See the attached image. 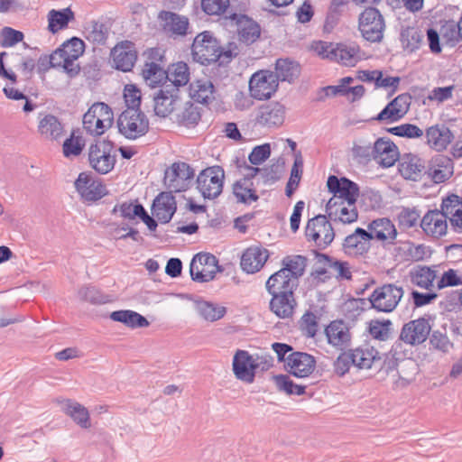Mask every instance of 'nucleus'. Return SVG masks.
<instances>
[{"instance_id": "1", "label": "nucleus", "mask_w": 462, "mask_h": 462, "mask_svg": "<svg viewBox=\"0 0 462 462\" xmlns=\"http://www.w3.org/2000/svg\"><path fill=\"white\" fill-rule=\"evenodd\" d=\"M191 51L194 60L202 65L213 62H218L220 66L226 65L239 54L236 42H229L226 48H222L217 39L212 37L208 32H204L195 37Z\"/></svg>"}, {"instance_id": "2", "label": "nucleus", "mask_w": 462, "mask_h": 462, "mask_svg": "<svg viewBox=\"0 0 462 462\" xmlns=\"http://www.w3.org/2000/svg\"><path fill=\"white\" fill-rule=\"evenodd\" d=\"M118 132L128 140L144 136L150 128L149 119L141 109L126 107L118 116Z\"/></svg>"}, {"instance_id": "3", "label": "nucleus", "mask_w": 462, "mask_h": 462, "mask_svg": "<svg viewBox=\"0 0 462 462\" xmlns=\"http://www.w3.org/2000/svg\"><path fill=\"white\" fill-rule=\"evenodd\" d=\"M114 122L111 107L103 103H94L83 116V126L92 135H101Z\"/></svg>"}, {"instance_id": "4", "label": "nucleus", "mask_w": 462, "mask_h": 462, "mask_svg": "<svg viewBox=\"0 0 462 462\" xmlns=\"http://www.w3.org/2000/svg\"><path fill=\"white\" fill-rule=\"evenodd\" d=\"M358 29L367 42H381L385 30V21L381 12L375 7L365 8L359 15Z\"/></svg>"}, {"instance_id": "5", "label": "nucleus", "mask_w": 462, "mask_h": 462, "mask_svg": "<svg viewBox=\"0 0 462 462\" xmlns=\"http://www.w3.org/2000/svg\"><path fill=\"white\" fill-rule=\"evenodd\" d=\"M403 293L402 287L394 283H386L374 289L368 300L373 309L389 313L396 309Z\"/></svg>"}, {"instance_id": "6", "label": "nucleus", "mask_w": 462, "mask_h": 462, "mask_svg": "<svg viewBox=\"0 0 462 462\" xmlns=\"http://www.w3.org/2000/svg\"><path fill=\"white\" fill-rule=\"evenodd\" d=\"M327 215H318L309 219L305 236L309 242H314L319 249L327 248L335 238V231Z\"/></svg>"}, {"instance_id": "7", "label": "nucleus", "mask_w": 462, "mask_h": 462, "mask_svg": "<svg viewBox=\"0 0 462 462\" xmlns=\"http://www.w3.org/2000/svg\"><path fill=\"white\" fill-rule=\"evenodd\" d=\"M223 272L214 254L199 253L191 260L189 273L191 279L198 282H208L215 279L217 273Z\"/></svg>"}, {"instance_id": "8", "label": "nucleus", "mask_w": 462, "mask_h": 462, "mask_svg": "<svg viewBox=\"0 0 462 462\" xmlns=\"http://www.w3.org/2000/svg\"><path fill=\"white\" fill-rule=\"evenodd\" d=\"M225 171L221 166L203 170L197 178L198 189L205 199L217 198L223 190Z\"/></svg>"}, {"instance_id": "9", "label": "nucleus", "mask_w": 462, "mask_h": 462, "mask_svg": "<svg viewBox=\"0 0 462 462\" xmlns=\"http://www.w3.org/2000/svg\"><path fill=\"white\" fill-rule=\"evenodd\" d=\"M114 149L110 141L97 142L88 150L89 164L97 172L106 174L114 169L116 157L112 154Z\"/></svg>"}, {"instance_id": "10", "label": "nucleus", "mask_w": 462, "mask_h": 462, "mask_svg": "<svg viewBox=\"0 0 462 462\" xmlns=\"http://www.w3.org/2000/svg\"><path fill=\"white\" fill-rule=\"evenodd\" d=\"M279 83L273 71L259 70L254 73L249 80V91L252 97L257 100L269 99L277 90Z\"/></svg>"}, {"instance_id": "11", "label": "nucleus", "mask_w": 462, "mask_h": 462, "mask_svg": "<svg viewBox=\"0 0 462 462\" xmlns=\"http://www.w3.org/2000/svg\"><path fill=\"white\" fill-rule=\"evenodd\" d=\"M194 174V170L188 163L175 162L165 171L164 183L171 192H180L188 189Z\"/></svg>"}, {"instance_id": "12", "label": "nucleus", "mask_w": 462, "mask_h": 462, "mask_svg": "<svg viewBox=\"0 0 462 462\" xmlns=\"http://www.w3.org/2000/svg\"><path fill=\"white\" fill-rule=\"evenodd\" d=\"M431 326L424 317L405 323L399 336V339L410 346H419L424 343L430 336Z\"/></svg>"}, {"instance_id": "13", "label": "nucleus", "mask_w": 462, "mask_h": 462, "mask_svg": "<svg viewBox=\"0 0 462 462\" xmlns=\"http://www.w3.org/2000/svg\"><path fill=\"white\" fill-rule=\"evenodd\" d=\"M327 187L328 191L333 194L332 198L338 199L337 202L346 201L348 206L356 204L359 196L358 185L345 177L339 179L335 175H330L328 178Z\"/></svg>"}, {"instance_id": "14", "label": "nucleus", "mask_w": 462, "mask_h": 462, "mask_svg": "<svg viewBox=\"0 0 462 462\" xmlns=\"http://www.w3.org/2000/svg\"><path fill=\"white\" fill-rule=\"evenodd\" d=\"M315 367V357L305 352H291L286 358L288 373L298 378L309 377L314 372Z\"/></svg>"}, {"instance_id": "15", "label": "nucleus", "mask_w": 462, "mask_h": 462, "mask_svg": "<svg viewBox=\"0 0 462 462\" xmlns=\"http://www.w3.org/2000/svg\"><path fill=\"white\" fill-rule=\"evenodd\" d=\"M157 18L162 31L168 36L177 38L188 34L189 22L186 16L162 10L158 14Z\"/></svg>"}, {"instance_id": "16", "label": "nucleus", "mask_w": 462, "mask_h": 462, "mask_svg": "<svg viewBox=\"0 0 462 462\" xmlns=\"http://www.w3.org/2000/svg\"><path fill=\"white\" fill-rule=\"evenodd\" d=\"M285 118V106L280 102H268L257 109L255 122L263 127H278Z\"/></svg>"}, {"instance_id": "17", "label": "nucleus", "mask_w": 462, "mask_h": 462, "mask_svg": "<svg viewBox=\"0 0 462 462\" xmlns=\"http://www.w3.org/2000/svg\"><path fill=\"white\" fill-rule=\"evenodd\" d=\"M260 364L255 362L246 350H237L233 358V372L236 377L247 383L254 381L255 370Z\"/></svg>"}, {"instance_id": "18", "label": "nucleus", "mask_w": 462, "mask_h": 462, "mask_svg": "<svg viewBox=\"0 0 462 462\" xmlns=\"http://www.w3.org/2000/svg\"><path fill=\"white\" fill-rule=\"evenodd\" d=\"M111 56L116 69L131 71L137 60L134 43L125 41L116 44L111 51Z\"/></svg>"}, {"instance_id": "19", "label": "nucleus", "mask_w": 462, "mask_h": 462, "mask_svg": "<svg viewBox=\"0 0 462 462\" xmlns=\"http://www.w3.org/2000/svg\"><path fill=\"white\" fill-rule=\"evenodd\" d=\"M227 17L236 24L238 39L241 42L250 45L260 37L261 29L259 24L247 15L233 13Z\"/></svg>"}, {"instance_id": "20", "label": "nucleus", "mask_w": 462, "mask_h": 462, "mask_svg": "<svg viewBox=\"0 0 462 462\" xmlns=\"http://www.w3.org/2000/svg\"><path fill=\"white\" fill-rule=\"evenodd\" d=\"M75 187L86 201H96L106 194V188L100 181L95 180L89 174L81 172L75 181Z\"/></svg>"}, {"instance_id": "21", "label": "nucleus", "mask_w": 462, "mask_h": 462, "mask_svg": "<svg viewBox=\"0 0 462 462\" xmlns=\"http://www.w3.org/2000/svg\"><path fill=\"white\" fill-rule=\"evenodd\" d=\"M336 198H331L326 205V213L330 221L351 224L356 221L358 213L356 204L348 206L347 202H337Z\"/></svg>"}, {"instance_id": "22", "label": "nucleus", "mask_w": 462, "mask_h": 462, "mask_svg": "<svg viewBox=\"0 0 462 462\" xmlns=\"http://www.w3.org/2000/svg\"><path fill=\"white\" fill-rule=\"evenodd\" d=\"M328 343L338 350L350 346L351 333L348 325L343 320H333L325 328Z\"/></svg>"}, {"instance_id": "23", "label": "nucleus", "mask_w": 462, "mask_h": 462, "mask_svg": "<svg viewBox=\"0 0 462 462\" xmlns=\"http://www.w3.org/2000/svg\"><path fill=\"white\" fill-rule=\"evenodd\" d=\"M426 174L434 183H442L452 176L453 162L448 156L438 154L430 160Z\"/></svg>"}, {"instance_id": "24", "label": "nucleus", "mask_w": 462, "mask_h": 462, "mask_svg": "<svg viewBox=\"0 0 462 462\" xmlns=\"http://www.w3.org/2000/svg\"><path fill=\"white\" fill-rule=\"evenodd\" d=\"M178 93L179 89L176 88H169L162 85L161 89L153 97L155 115L161 117L169 116L175 109Z\"/></svg>"}, {"instance_id": "25", "label": "nucleus", "mask_w": 462, "mask_h": 462, "mask_svg": "<svg viewBox=\"0 0 462 462\" xmlns=\"http://www.w3.org/2000/svg\"><path fill=\"white\" fill-rule=\"evenodd\" d=\"M371 240L376 239L385 245H393L397 236L394 224L387 217L376 218L368 225Z\"/></svg>"}, {"instance_id": "26", "label": "nucleus", "mask_w": 462, "mask_h": 462, "mask_svg": "<svg viewBox=\"0 0 462 462\" xmlns=\"http://www.w3.org/2000/svg\"><path fill=\"white\" fill-rule=\"evenodd\" d=\"M269 258V251L259 246H251L241 256L240 265L244 272L254 273L259 272Z\"/></svg>"}, {"instance_id": "27", "label": "nucleus", "mask_w": 462, "mask_h": 462, "mask_svg": "<svg viewBox=\"0 0 462 462\" xmlns=\"http://www.w3.org/2000/svg\"><path fill=\"white\" fill-rule=\"evenodd\" d=\"M176 200L171 192H162L153 200L152 215L162 223H169L176 212Z\"/></svg>"}, {"instance_id": "28", "label": "nucleus", "mask_w": 462, "mask_h": 462, "mask_svg": "<svg viewBox=\"0 0 462 462\" xmlns=\"http://www.w3.org/2000/svg\"><path fill=\"white\" fill-rule=\"evenodd\" d=\"M373 145L374 161L383 167H391L398 160V147L389 138H378Z\"/></svg>"}, {"instance_id": "29", "label": "nucleus", "mask_w": 462, "mask_h": 462, "mask_svg": "<svg viewBox=\"0 0 462 462\" xmlns=\"http://www.w3.org/2000/svg\"><path fill=\"white\" fill-rule=\"evenodd\" d=\"M299 282L291 278L281 269L272 274L266 281L265 287L269 294H292Z\"/></svg>"}, {"instance_id": "30", "label": "nucleus", "mask_w": 462, "mask_h": 462, "mask_svg": "<svg viewBox=\"0 0 462 462\" xmlns=\"http://www.w3.org/2000/svg\"><path fill=\"white\" fill-rule=\"evenodd\" d=\"M371 234L367 230L357 227L355 232L347 236L343 243V248L348 254H364L370 248Z\"/></svg>"}, {"instance_id": "31", "label": "nucleus", "mask_w": 462, "mask_h": 462, "mask_svg": "<svg viewBox=\"0 0 462 462\" xmlns=\"http://www.w3.org/2000/svg\"><path fill=\"white\" fill-rule=\"evenodd\" d=\"M401 175L413 181H419L426 174L425 162L415 154H405L399 165Z\"/></svg>"}, {"instance_id": "32", "label": "nucleus", "mask_w": 462, "mask_h": 462, "mask_svg": "<svg viewBox=\"0 0 462 462\" xmlns=\"http://www.w3.org/2000/svg\"><path fill=\"white\" fill-rule=\"evenodd\" d=\"M420 226L427 235L439 237L447 233V218L443 212L438 209L429 210L422 217Z\"/></svg>"}, {"instance_id": "33", "label": "nucleus", "mask_w": 462, "mask_h": 462, "mask_svg": "<svg viewBox=\"0 0 462 462\" xmlns=\"http://www.w3.org/2000/svg\"><path fill=\"white\" fill-rule=\"evenodd\" d=\"M453 137L450 129L443 124L432 125L426 130L427 143L438 152L446 150Z\"/></svg>"}, {"instance_id": "34", "label": "nucleus", "mask_w": 462, "mask_h": 462, "mask_svg": "<svg viewBox=\"0 0 462 462\" xmlns=\"http://www.w3.org/2000/svg\"><path fill=\"white\" fill-rule=\"evenodd\" d=\"M296 307L294 293L272 294L270 310L280 319H289L292 316Z\"/></svg>"}, {"instance_id": "35", "label": "nucleus", "mask_w": 462, "mask_h": 462, "mask_svg": "<svg viewBox=\"0 0 462 462\" xmlns=\"http://www.w3.org/2000/svg\"><path fill=\"white\" fill-rule=\"evenodd\" d=\"M349 351L353 358V365L359 369L371 368L373 364L380 360L379 352L368 345L349 349Z\"/></svg>"}, {"instance_id": "36", "label": "nucleus", "mask_w": 462, "mask_h": 462, "mask_svg": "<svg viewBox=\"0 0 462 462\" xmlns=\"http://www.w3.org/2000/svg\"><path fill=\"white\" fill-rule=\"evenodd\" d=\"M359 46L355 43H336L333 51V61L344 66H355L358 60Z\"/></svg>"}, {"instance_id": "37", "label": "nucleus", "mask_w": 462, "mask_h": 462, "mask_svg": "<svg viewBox=\"0 0 462 462\" xmlns=\"http://www.w3.org/2000/svg\"><path fill=\"white\" fill-rule=\"evenodd\" d=\"M232 192L238 203L250 205L259 199L254 181H249L248 179L236 180L232 186Z\"/></svg>"}, {"instance_id": "38", "label": "nucleus", "mask_w": 462, "mask_h": 462, "mask_svg": "<svg viewBox=\"0 0 462 462\" xmlns=\"http://www.w3.org/2000/svg\"><path fill=\"white\" fill-rule=\"evenodd\" d=\"M189 80V67L185 62L180 61L168 68L166 81L162 85L167 86L169 88L174 87L179 89L180 87L185 86Z\"/></svg>"}, {"instance_id": "39", "label": "nucleus", "mask_w": 462, "mask_h": 462, "mask_svg": "<svg viewBox=\"0 0 462 462\" xmlns=\"http://www.w3.org/2000/svg\"><path fill=\"white\" fill-rule=\"evenodd\" d=\"M47 17L48 30L52 33H56L67 28L69 23L75 19V14L69 7H67L61 10L51 9L48 13Z\"/></svg>"}, {"instance_id": "40", "label": "nucleus", "mask_w": 462, "mask_h": 462, "mask_svg": "<svg viewBox=\"0 0 462 462\" xmlns=\"http://www.w3.org/2000/svg\"><path fill=\"white\" fill-rule=\"evenodd\" d=\"M317 263L328 266L332 271V277L337 280H351L352 273L347 262L335 260L324 254H317Z\"/></svg>"}, {"instance_id": "41", "label": "nucleus", "mask_w": 462, "mask_h": 462, "mask_svg": "<svg viewBox=\"0 0 462 462\" xmlns=\"http://www.w3.org/2000/svg\"><path fill=\"white\" fill-rule=\"evenodd\" d=\"M39 133L47 139L59 140L64 134L62 124L53 115H45L39 122Z\"/></svg>"}, {"instance_id": "42", "label": "nucleus", "mask_w": 462, "mask_h": 462, "mask_svg": "<svg viewBox=\"0 0 462 462\" xmlns=\"http://www.w3.org/2000/svg\"><path fill=\"white\" fill-rule=\"evenodd\" d=\"M63 411L69 415L79 427L88 429L91 426L89 412L86 407L71 400L63 401Z\"/></svg>"}, {"instance_id": "43", "label": "nucleus", "mask_w": 462, "mask_h": 462, "mask_svg": "<svg viewBox=\"0 0 462 462\" xmlns=\"http://www.w3.org/2000/svg\"><path fill=\"white\" fill-rule=\"evenodd\" d=\"M110 319L114 321L123 323L126 327L132 328H146L150 324L145 317L130 310L113 311L110 314Z\"/></svg>"}, {"instance_id": "44", "label": "nucleus", "mask_w": 462, "mask_h": 462, "mask_svg": "<svg viewBox=\"0 0 462 462\" xmlns=\"http://www.w3.org/2000/svg\"><path fill=\"white\" fill-rule=\"evenodd\" d=\"M411 282L420 288L430 290L437 277L436 271L428 266H416L409 273Z\"/></svg>"}, {"instance_id": "45", "label": "nucleus", "mask_w": 462, "mask_h": 462, "mask_svg": "<svg viewBox=\"0 0 462 462\" xmlns=\"http://www.w3.org/2000/svg\"><path fill=\"white\" fill-rule=\"evenodd\" d=\"M273 74L277 77V83L279 80L291 83L300 75V66L288 59H279L276 61Z\"/></svg>"}, {"instance_id": "46", "label": "nucleus", "mask_w": 462, "mask_h": 462, "mask_svg": "<svg viewBox=\"0 0 462 462\" xmlns=\"http://www.w3.org/2000/svg\"><path fill=\"white\" fill-rule=\"evenodd\" d=\"M306 262V257L302 255L286 256L282 261V267L281 270L299 282V278L304 273Z\"/></svg>"}, {"instance_id": "47", "label": "nucleus", "mask_w": 462, "mask_h": 462, "mask_svg": "<svg viewBox=\"0 0 462 462\" xmlns=\"http://www.w3.org/2000/svg\"><path fill=\"white\" fill-rule=\"evenodd\" d=\"M167 70H164L155 62H146L143 69V76L147 85L156 88L161 83L166 81Z\"/></svg>"}, {"instance_id": "48", "label": "nucleus", "mask_w": 462, "mask_h": 462, "mask_svg": "<svg viewBox=\"0 0 462 462\" xmlns=\"http://www.w3.org/2000/svg\"><path fill=\"white\" fill-rule=\"evenodd\" d=\"M192 97L201 104H208L214 99V85L210 80H197L191 85Z\"/></svg>"}, {"instance_id": "49", "label": "nucleus", "mask_w": 462, "mask_h": 462, "mask_svg": "<svg viewBox=\"0 0 462 462\" xmlns=\"http://www.w3.org/2000/svg\"><path fill=\"white\" fill-rule=\"evenodd\" d=\"M273 381L277 389L287 395H302L305 393L306 385L295 383L288 374L275 375Z\"/></svg>"}, {"instance_id": "50", "label": "nucleus", "mask_w": 462, "mask_h": 462, "mask_svg": "<svg viewBox=\"0 0 462 462\" xmlns=\"http://www.w3.org/2000/svg\"><path fill=\"white\" fill-rule=\"evenodd\" d=\"M423 39V33L417 27L408 26L402 30L401 32V41L403 46L413 51L419 49Z\"/></svg>"}, {"instance_id": "51", "label": "nucleus", "mask_w": 462, "mask_h": 462, "mask_svg": "<svg viewBox=\"0 0 462 462\" xmlns=\"http://www.w3.org/2000/svg\"><path fill=\"white\" fill-rule=\"evenodd\" d=\"M197 310L204 319L208 321L218 320L226 314L225 307H217L208 301L198 302Z\"/></svg>"}, {"instance_id": "52", "label": "nucleus", "mask_w": 462, "mask_h": 462, "mask_svg": "<svg viewBox=\"0 0 462 462\" xmlns=\"http://www.w3.org/2000/svg\"><path fill=\"white\" fill-rule=\"evenodd\" d=\"M302 159L300 157H297L292 165L291 175L285 188V194L289 198L292 196L299 187L302 176Z\"/></svg>"}, {"instance_id": "53", "label": "nucleus", "mask_w": 462, "mask_h": 462, "mask_svg": "<svg viewBox=\"0 0 462 462\" xmlns=\"http://www.w3.org/2000/svg\"><path fill=\"white\" fill-rule=\"evenodd\" d=\"M84 146L85 141L83 137L80 135L75 136L73 132L63 143V154L67 158L79 156L82 152Z\"/></svg>"}, {"instance_id": "54", "label": "nucleus", "mask_w": 462, "mask_h": 462, "mask_svg": "<svg viewBox=\"0 0 462 462\" xmlns=\"http://www.w3.org/2000/svg\"><path fill=\"white\" fill-rule=\"evenodd\" d=\"M352 155L358 163L366 164L374 160V145L370 143H356L352 148Z\"/></svg>"}, {"instance_id": "55", "label": "nucleus", "mask_w": 462, "mask_h": 462, "mask_svg": "<svg viewBox=\"0 0 462 462\" xmlns=\"http://www.w3.org/2000/svg\"><path fill=\"white\" fill-rule=\"evenodd\" d=\"M386 131L393 135L406 138H420L423 135V130L412 124H402L387 128Z\"/></svg>"}, {"instance_id": "56", "label": "nucleus", "mask_w": 462, "mask_h": 462, "mask_svg": "<svg viewBox=\"0 0 462 462\" xmlns=\"http://www.w3.org/2000/svg\"><path fill=\"white\" fill-rule=\"evenodd\" d=\"M60 48L62 50L63 53H65L66 57L79 59L84 52L85 43L81 39L72 37L63 42Z\"/></svg>"}, {"instance_id": "57", "label": "nucleus", "mask_w": 462, "mask_h": 462, "mask_svg": "<svg viewBox=\"0 0 462 462\" xmlns=\"http://www.w3.org/2000/svg\"><path fill=\"white\" fill-rule=\"evenodd\" d=\"M78 297L79 300L92 304H102L106 302V296H104L100 291L94 286L81 287L78 291Z\"/></svg>"}, {"instance_id": "58", "label": "nucleus", "mask_w": 462, "mask_h": 462, "mask_svg": "<svg viewBox=\"0 0 462 462\" xmlns=\"http://www.w3.org/2000/svg\"><path fill=\"white\" fill-rule=\"evenodd\" d=\"M302 333L308 337H314L318 331V318L310 311H307L299 321Z\"/></svg>"}, {"instance_id": "59", "label": "nucleus", "mask_w": 462, "mask_h": 462, "mask_svg": "<svg viewBox=\"0 0 462 462\" xmlns=\"http://www.w3.org/2000/svg\"><path fill=\"white\" fill-rule=\"evenodd\" d=\"M391 326L392 321L389 319L383 321L372 320L369 326V333L374 338L384 341L389 337Z\"/></svg>"}, {"instance_id": "60", "label": "nucleus", "mask_w": 462, "mask_h": 462, "mask_svg": "<svg viewBox=\"0 0 462 462\" xmlns=\"http://www.w3.org/2000/svg\"><path fill=\"white\" fill-rule=\"evenodd\" d=\"M200 117L201 116L198 106L189 102L186 103L183 111L179 115L180 122L186 126L197 125Z\"/></svg>"}, {"instance_id": "61", "label": "nucleus", "mask_w": 462, "mask_h": 462, "mask_svg": "<svg viewBox=\"0 0 462 462\" xmlns=\"http://www.w3.org/2000/svg\"><path fill=\"white\" fill-rule=\"evenodd\" d=\"M229 0H201V7L208 15H220L226 12Z\"/></svg>"}, {"instance_id": "62", "label": "nucleus", "mask_w": 462, "mask_h": 462, "mask_svg": "<svg viewBox=\"0 0 462 462\" xmlns=\"http://www.w3.org/2000/svg\"><path fill=\"white\" fill-rule=\"evenodd\" d=\"M23 33L11 27H4L0 32V45L4 48L12 47L22 42Z\"/></svg>"}, {"instance_id": "63", "label": "nucleus", "mask_w": 462, "mask_h": 462, "mask_svg": "<svg viewBox=\"0 0 462 462\" xmlns=\"http://www.w3.org/2000/svg\"><path fill=\"white\" fill-rule=\"evenodd\" d=\"M341 351L333 364L334 371L338 376H344L353 365V358L349 349Z\"/></svg>"}, {"instance_id": "64", "label": "nucleus", "mask_w": 462, "mask_h": 462, "mask_svg": "<svg viewBox=\"0 0 462 462\" xmlns=\"http://www.w3.org/2000/svg\"><path fill=\"white\" fill-rule=\"evenodd\" d=\"M430 346L443 353H448L453 347V343L449 340L448 337L439 330L432 332L430 337Z\"/></svg>"}]
</instances>
